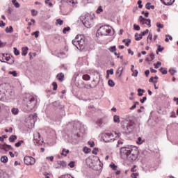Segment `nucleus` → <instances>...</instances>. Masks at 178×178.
Listing matches in <instances>:
<instances>
[{
  "mask_svg": "<svg viewBox=\"0 0 178 178\" xmlns=\"http://www.w3.org/2000/svg\"><path fill=\"white\" fill-rule=\"evenodd\" d=\"M65 2H66V3H72V6L76 5V0H61L60 1L61 3H65Z\"/></svg>",
  "mask_w": 178,
  "mask_h": 178,
  "instance_id": "obj_14",
  "label": "nucleus"
},
{
  "mask_svg": "<svg viewBox=\"0 0 178 178\" xmlns=\"http://www.w3.org/2000/svg\"><path fill=\"white\" fill-rule=\"evenodd\" d=\"M1 162H2V163H8V156H2L0 159Z\"/></svg>",
  "mask_w": 178,
  "mask_h": 178,
  "instance_id": "obj_19",
  "label": "nucleus"
},
{
  "mask_svg": "<svg viewBox=\"0 0 178 178\" xmlns=\"http://www.w3.org/2000/svg\"><path fill=\"white\" fill-rule=\"evenodd\" d=\"M40 137H41V134H40L38 132H36L33 134L34 140H40Z\"/></svg>",
  "mask_w": 178,
  "mask_h": 178,
  "instance_id": "obj_24",
  "label": "nucleus"
},
{
  "mask_svg": "<svg viewBox=\"0 0 178 178\" xmlns=\"http://www.w3.org/2000/svg\"><path fill=\"white\" fill-rule=\"evenodd\" d=\"M43 175L44 176V178H49V174L47 172H43Z\"/></svg>",
  "mask_w": 178,
  "mask_h": 178,
  "instance_id": "obj_64",
  "label": "nucleus"
},
{
  "mask_svg": "<svg viewBox=\"0 0 178 178\" xmlns=\"http://www.w3.org/2000/svg\"><path fill=\"white\" fill-rule=\"evenodd\" d=\"M92 153L94 154L95 155H97L98 154V148L95 147L92 151Z\"/></svg>",
  "mask_w": 178,
  "mask_h": 178,
  "instance_id": "obj_52",
  "label": "nucleus"
},
{
  "mask_svg": "<svg viewBox=\"0 0 178 178\" xmlns=\"http://www.w3.org/2000/svg\"><path fill=\"white\" fill-rule=\"evenodd\" d=\"M86 163H87V165H90V163H92V160L90 158H88L86 160Z\"/></svg>",
  "mask_w": 178,
  "mask_h": 178,
  "instance_id": "obj_51",
  "label": "nucleus"
},
{
  "mask_svg": "<svg viewBox=\"0 0 178 178\" xmlns=\"http://www.w3.org/2000/svg\"><path fill=\"white\" fill-rule=\"evenodd\" d=\"M97 34H100V35H113L115 31L109 26H102L97 30Z\"/></svg>",
  "mask_w": 178,
  "mask_h": 178,
  "instance_id": "obj_4",
  "label": "nucleus"
},
{
  "mask_svg": "<svg viewBox=\"0 0 178 178\" xmlns=\"http://www.w3.org/2000/svg\"><path fill=\"white\" fill-rule=\"evenodd\" d=\"M122 73H123V67H120L117 70V74H119V76L120 77Z\"/></svg>",
  "mask_w": 178,
  "mask_h": 178,
  "instance_id": "obj_29",
  "label": "nucleus"
},
{
  "mask_svg": "<svg viewBox=\"0 0 178 178\" xmlns=\"http://www.w3.org/2000/svg\"><path fill=\"white\" fill-rule=\"evenodd\" d=\"M92 85H91V84H86L85 86H84V87H85V88H87V89H89V88H94V87H95V80H93L92 81Z\"/></svg>",
  "mask_w": 178,
  "mask_h": 178,
  "instance_id": "obj_15",
  "label": "nucleus"
},
{
  "mask_svg": "<svg viewBox=\"0 0 178 178\" xmlns=\"http://www.w3.org/2000/svg\"><path fill=\"white\" fill-rule=\"evenodd\" d=\"M165 37V42H169V40H170L171 41L172 40H173V38L170 35H166Z\"/></svg>",
  "mask_w": 178,
  "mask_h": 178,
  "instance_id": "obj_33",
  "label": "nucleus"
},
{
  "mask_svg": "<svg viewBox=\"0 0 178 178\" xmlns=\"http://www.w3.org/2000/svg\"><path fill=\"white\" fill-rule=\"evenodd\" d=\"M138 176V173H133L131 175L132 178H137Z\"/></svg>",
  "mask_w": 178,
  "mask_h": 178,
  "instance_id": "obj_63",
  "label": "nucleus"
},
{
  "mask_svg": "<svg viewBox=\"0 0 178 178\" xmlns=\"http://www.w3.org/2000/svg\"><path fill=\"white\" fill-rule=\"evenodd\" d=\"M161 2H162L163 5L170 6L175 3V0H161Z\"/></svg>",
  "mask_w": 178,
  "mask_h": 178,
  "instance_id": "obj_13",
  "label": "nucleus"
},
{
  "mask_svg": "<svg viewBox=\"0 0 178 178\" xmlns=\"http://www.w3.org/2000/svg\"><path fill=\"white\" fill-rule=\"evenodd\" d=\"M74 163H75L74 161H70V162L68 163V166H70V168H74Z\"/></svg>",
  "mask_w": 178,
  "mask_h": 178,
  "instance_id": "obj_55",
  "label": "nucleus"
},
{
  "mask_svg": "<svg viewBox=\"0 0 178 178\" xmlns=\"http://www.w3.org/2000/svg\"><path fill=\"white\" fill-rule=\"evenodd\" d=\"M12 2L13 5L15 6V8H20V4L19 3V2H17V1L12 0Z\"/></svg>",
  "mask_w": 178,
  "mask_h": 178,
  "instance_id": "obj_32",
  "label": "nucleus"
},
{
  "mask_svg": "<svg viewBox=\"0 0 178 178\" xmlns=\"http://www.w3.org/2000/svg\"><path fill=\"white\" fill-rule=\"evenodd\" d=\"M108 84L110 87H115V82L112 79L108 80Z\"/></svg>",
  "mask_w": 178,
  "mask_h": 178,
  "instance_id": "obj_35",
  "label": "nucleus"
},
{
  "mask_svg": "<svg viewBox=\"0 0 178 178\" xmlns=\"http://www.w3.org/2000/svg\"><path fill=\"white\" fill-rule=\"evenodd\" d=\"M141 3H143V1L141 0L138 1V8L140 9H141L143 8V4H141Z\"/></svg>",
  "mask_w": 178,
  "mask_h": 178,
  "instance_id": "obj_58",
  "label": "nucleus"
},
{
  "mask_svg": "<svg viewBox=\"0 0 178 178\" xmlns=\"http://www.w3.org/2000/svg\"><path fill=\"white\" fill-rule=\"evenodd\" d=\"M24 105L28 107V109H34L37 105V97L33 95H27L24 99Z\"/></svg>",
  "mask_w": 178,
  "mask_h": 178,
  "instance_id": "obj_3",
  "label": "nucleus"
},
{
  "mask_svg": "<svg viewBox=\"0 0 178 178\" xmlns=\"http://www.w3.org/2000/svg\"><path fill=\"white\" fill-rule=\"evenodd\" d=\"M52 86L54 91H56L58 90V83H56V82H53Z\"/></svg>",
  "mask_w": 178,
  "mask_h": 178,
  "instance_id": "obj_39",
  "label": "nucleus"
},
{
  "mask_svg": "<svg viewBox=\"0 0 178 178\" xmlns=\"http://www.w3.org/2000/svg\"><path fill=\"white\" fill-rule=\"evenodd\" d=\"M104 141H105V143H112L113 141H115V136H113V134L111 132L104 133Z\"/></svg>",
  "mask_w": 178,
  "mask_h": 178,
  "instance_id": "obj_9",
  "label": "nucleus"
},
{
  "mask_svg": "<svg viewBox=\"0 0 178 178\" xmlns=\"http://www.w3.org/2000/svg\"><path fill=\"white\" fill-rule=\"evenodd\" d=\"M24 162L25 165H27V166H33V165L35 164V159H34L33 156H26L24 158Z\"/></svg>",
  "mask_w": 178,
  "mask_h": 178,
  "instance_id": "obj_10",
  "label": "nucleus"
},
{
  "mask_svg": "<svg viewBox=\"0 0 178 178\" xmlns=\"http://www.w3.org/2000/svg\"><path fill=\"white\" fill-rule=\"evenodd\" d=\"M56 24H59V26H62L63 24V20L60 19H57L56 21Z\"/></svg>",
  "mask_w": 178,
  "mask_h": 178,
  "instance_id": "obj_37",
  "label": "nucleus"
},
{
  "mask_svg": "<svg viewBox=\"0 0 178 178\" xmlns=\"http://www.w3.org/2000/svg\"><path fill=\"white\" fill-rule=\"evenodd\" d=\"M102 12H104V7H102V6H99L96 10V13L97 15H101Z\"/></svg>",
  "mask_w": 178,
  "mask_h": 178,
  "instance_id": "obj_21",
  "label": "nucleus"
},
{
  "mask_svg": "<svg viewBox=\"0 0 178 178\" xmlns=\"http://www.w3.org/2000/svg\"><path fill=\"white\" fill-rule=\"evenodd\" d=\"M114 123H120V117L118 115H115L113 117Z\"/></svg>",
  "mask_w": 178,
  "mask_h": 178,
  "instance_id": "obj_18",
  "label": "nucleus"
},
{
  "mask_svg": "<svg viewBox=\"0 0 178 178\" xmlns=\"http://www.w3.org/2000/svg\"><path fill=\"white\" fill-rule=\"evenodd\" d=\"M132 148L131 147H121L120 149V158L122 159H127V158L129 156L130 154V152L131 151Z\"/></svg>",
  "mask_w": 178,
  "mask_h": 178,
  "instance_id": "obj_8",
  "label": "nucleus"
},
{
  "mask_svg": "<svg viewBox=\"0 0 178 178\" xmlns=\"http://www.w3.org/2000/svg\"><path fill=\"white\" fill-rule=\"evenodd\" d=\"M6 33H13V27L12 26H10L9 28H6Z\"/></svg>",
  "mask_w": 178,
  "mask_h": 178,
  "instance_id": "obj_31",
  "label": "nucleus"
},
{
  "mask_svg": "<svg viewBox=\"0 0 178 178\" xmlns=\"http://www.w3.org/2000/svg\"><path fill=\"white\" fill-rule=\"evenodd\" d=\"M157 50L159 51V52H162V51H163V47H161V44H159L157 46Z\"/></svg>",
  "mask_w": 178,
  "mask_h": 178,
  "instance_id": "obj_57",
  "label": "nucleus"
},
{
  "mask_svg": "<svg viewBox=\"0 0 178 178\" xmlns=\"http://www.w3.org/2000/svg\"><path fill=\"white\" fill-rule=\"evenodd\" d=\"M32 35H35V38H38V35H40V31H37L32 33Z\"/></svg>",
  "mask_w": 178,
  "mask_h": 178,
  "instance_id": "obj_47",
  "label": "nucleus"
},
{
  "mask_svg": "<svg viewBox=\"0 0 178 178\" xmlns=\"http://www.w3.org/2000/svg\"><path fill=\"white\" fill-rule=\"evenodd\" d=\"M108 50L110 52H116V46H111Z\"/></svg>",
  "mask_w": 178,
  "mask_h": 178,
  "instance_id": "obj_41",
  "label": "nucleus"
},
{
  "mask_svg": "<svg viewBox=\"0 0 178 178\" xmlns=\"http://www.w3.org/2000/svg\"><path fill=\"white\" fill-rule=\"evenodd\" d=\"M31 22H29L28 24H29V26H33V24H34L35 23V19H31Z\"/></svg>",
  "mask_w": 178,
  "mask_h": 178,
  "instance_id": "obj_59",
  "label": "nucleus"
},
{
  "mask_svg": "<svg viewBox=\"0 0 178 178\" xmlns=\"http://www.w3.org/2000/svg\"><path fill=\"white\" fill-rule=\"evenodd\" d=\"M155 69H158L160 66H162V63L161 61H158L156 63L154 64Z\"/></svg>",
  "mask_w": 178,
  "mask_h": 178,
  "instance_id": "obj_36",
  "label": "nucleus"
},
{
  "mask_svg": "<svg viewBox=\"0 0 178 178\" xmlns=\"http://www.w3.org/2000/svg\"><path fill=\"white\" fill-rule=\"evenodd\" d=\"M156 26V27H158V29H163V24H162L159 22H157Z\"/></svg>",
  "mask_w": 178,
  "mask_h": 178,
  "instance_id": "obj_50",
  "label": "nucleus"
},
{
  "mask_svg": "<svg viewBox=\"0 0 178 178\" xmlns=\"http://www.w3.org/2000/svg\"><path fill=\"white\" fill-rule=\"evenodd\" d=\"M123 145V142H122V140H119L118 141V145H117V147H119V145Z\"/></svg>",
  "mask_w": 178,
  "mask_h": 178,
  "instance_id": "obj_62",
  "label": "nucleus"
},
{
  "mask_svg": "<svg viewBox=\"0 0 178 178\" xmlns=\"http://www.w3.org/2000/svg\"><path fill=\"white\" fill-rule=\"evenodd\" d=\"M31 12L32 16H37V15H38V12H37L35 10H31Z\"/></svg>",
  "mask_w": 178,
  "mask_h": 178,
  "instance_id": "obj_49",
  "label": "nucleus"
},
{
  "mask_svg": "<svg viewBox=\"0 0 178 178\" xmlns=\"http://www.w3.org/2000/svg\"><path fill=\"white\" fill-rule=\"evenodd\" d=\"M17 136H16V135L10 136L9 137V142L10 143H13V141H15V140H17Z\"/></svg>",
  "mask_w": 178,
  "mask_h": 178,
  "instance_id": "obj_23",
  "label": "nucleus"
},
{
  "mask_svg": "<svg viewBox=\"0 0 178 178\" xmlns=\"http://www.w3.org/2000/svg\"><path fill=\"white\" fill-rule=\"evenodd\" d=\"M72 42H78V45H79V49H83L84 46L86 45V40L84 39V35H77L72 40Z\"/></svg>",
  "mask_w": 178,
  "mask_h": 178,
  "instance_id": "obj_6",
  "label": "nucleus"
},
{
  "mask_svg": "<svg viewBox=\"0 0 178 178\" xmlns=\"http://www.w3.org/2000/svg\"><path fill=\"white\" fill-rule=\"evenodd\" d=\"M12 114L13 115H18L19 113V109L16 108H13L11 110Z\"/></svg>",
  "mask_w": 178,
  "mask_h": 178,
  "instance_id": "obj_30",
  "label": "nucleus"
},
{
  "mask_svg": "<svg viewBox=\"0 0 178 178\" xmlns=\"http://www.w3.org/2000/svg\"><path fill=\"white\" fill-rule=\"evenodd\" d=\"M56 77L60 81H63V79H65V74H63V73H60L56 76Z\"/></svg>",
  "mask_w": 178,
  "mask_h": 178,
  "instance_id": "obj_20",
  "label": "nucleus"
},
{
  "mask_svg": "<svg viewBox=\"0 0 178 178\" xmlns=\"http://www.w3.org/2000/svg\"><path fill=\"white\" fill-rule=\"evenodd\" d=\"M146 99H147V97H143V99H140V102H141V104H144Z\"/></svg>",
  "mask_w": 178,
  "mask_h": 178,
  "instance_id": "obj_61",
  "label": "nucleus"
},
{
  "mask_svg": "<svg viewBox=\"0 0 178 178\" xmlns=\"http://www.w3.org/2000/svg\"><path fill=\"white\" fill-rule=\"evenodd\" d=\"M22 56H26V55H27V52L29 51V47H22Z\"/></svg>",
  "mask_w": 178,
  "mask_h": 178,
  "instance_id": "obj_17",
  "label": "nucleus"
},
{
  "mask_svg": "<svg viewBox=\"0 0 178 178\" xmlns=\"http://www.w3.org/2000/svg\"><path fill=\"white\" fill-rule=\"evenodd\" d=\"M142 38H143V36L140 33V34H138V33L135 34V40L136 41H140V40H141Z\"/></svg>",
  "mask_w": 178,
  "mask_h": 178,
  "instance_id": "obj_27",
  "label": "nucleus"
},
{
  "mask_svg": "<svg viewBox=\"0 0 178 178\" xmlns=\"http://www.w3.org/2000/svg\"><path fill=\"white\" fill-rule=\"evenodd\" d=\"M23 143H24V140H19L17 143L15 144V147H20V145H22V144H23Z\"/></svg>",
  "mask_w": 178,
  "mask_h": 178,
  "instance_id": "obj_42",
  "label": "nucleus"
},
{
  "mask_svg": "<svg viewBox=\"0 0 178 178\" xmlns=\"http://www.w3.org/2000/svg\"><path fill=\"white\" fill-rule=\"evenodd\" d=\"M149 59L150 61H152L153 59H155V55H154V54L152 53V54L149 55Z\"/></svg>",
  "mask_w": 178,
  "mask_h": 178,
  "instance_id": "obj_54",
  "label": "nucleus"
},
{
  "mask_svg": "<svg viewBox=\"0 0 178 178\" xmlns=\"http://www.w3.org/2000/svg\"><path fill=\"white\" fill-rule=\"evenodd\" d=\"M148 33H149V30L146 29L145 31L141 32L140 34L142 35V37H143V35H145V34H148Z\"/></svg>",
  "mask_w": 178,
  "mask_h": 178,
  "instance_id": "obj_56",
  "label": "nucleus"
},
{
  "mask_svg": "<svg viewBox=\"0 0 178 178\" xmlns=\"http://www.w3.org/2000/svg\"><path fill=\"white\" fill-rule=\"evenodd\" d=\"M14 54L16 55V56H17L18 55H20V51H19V50H17V48L14 47Z\"/></svg>",
  "mask_w": 178,
  "mask_h": 178,
  "instance_id": "obj_43",
  "label": "nucleus"
},
{
  "mask_svg": "<svg viewBox=\"0 0 178 178\" xmlns=\"http://www.w3.org/2000/svg\"><path fill=\"white\" fill-rule=\"evenodd\" d=\"M137 105H140V102H135L133 106L129 108L130 111H134V109L137 108Z\"/></svg>",
  "mask_w": 178,
  "mask_h": 178,
  "instance_id": "obj_22",
  "label": "nucleus"
},
{
  "mask_svg": "<svg viewBox=\"0 0 178 178\" xmlns=\"http://www.w3.org/2000/svg\"><path fill=\"white\" fill-rule=\"evenodd\" d=\"M134 30H136V31H140V26L137 24H134Z\"/></svg>",
  "mask_w": 178,
  "mask_h": 178,
  "instance_id": "obj_53",
  "label": "nucleus"
},
{
  "mask_svg": "<svg viewBox=\"0 0 178 178\" xmlns=\"http://www.w3.org/2000/svg\"><path fill=\"white\" fill-rule=\"evenodd\" d=\"M70 151L69 149H63V152H61V155L63 156H67V154H69Z\"/></svg>",
  "mask_w": 178,
  "mask_h": 178,
  "instance_id": "obj_25",
  "label": "nucleus"
},
{
  "mask_svg": "<svg viewBox=\"0 0 178 178\" xmlns=\"http://www.w3.org/2000/svg\"><path fill=\"white\" fill-rule=\"evenodd\" d=\"M168 72H169V73H170V74H172V76H173L175 73H177L176 70H175V69H173V68H170Z\"/></svg>",
  "mask_w": 178,
  "mask_h": 178,
  "instance_id": "obj_45",
  "label": "nucleus"
},
{
  "mask_svg": "<svg viewBox=\"0 0 178 178\" xmlns=\"http://www.w3.org/2000/svg\"><path fill=\"white\" fill-rule=\"evenodd\" d=\"M9 74H13L14 77H16L17 76V72L16 71H10Z\"/></svg>",
  "mask_w": 178,
  "mask_h": 178,
  "instance_id": "obj_48",
  "label": "nucleus"
},
{
  "mask_svg": "<svg viewBox=\"0 0 178 178\" xmlns=\"http://www.w3.org/2000/svg\"><path fill=\"white\" fill-rule=\"evenodd\" d=\"M80 20L87 29L94 26V15L91 14H83L80 17Z\"/></svg>",
  "mask_w": 178,
  "mask_h": 178,
  "instance_id": "obj_2",
  "label": "nucleus"
},
{
  "mask_svg": "<svg viewBox=\"0 0 178 178\" xmlns=\"http://www.w3.org/2000/svg\"><path fill=\"white\" fill-rule=\"evenodd\" d=\"M138 158V149L137 148L131 149V152L126 159L129 162H134Z\"/></svg>",
  "mask_w": 178,
  "mask_h": 178,
  "instance_id": "obj_5",
  "label": "nucleus"
},
{
  "mask_svg": "<svg viewBox=\"0 0 178 178\" xmlns=\"http://www.w3.org/2000/svg\"><path fill=\"white\" fill-rule=\"evenodd\" d=\"M11 60V61H10ZM10 62V65H12L13 63H15V58L13 56H11L6 54H0V62Z\"/></svg>",
  "mask_w": 178,
  "mask_h": 178,
  "instance_id": "obj_7",
  "label": "nucleus"
},
{
  "mask_svg": "<svg viewBox=\"0 0 178 178\" xmlns=\"http://www.w3.org/2000/svg\"><path fill=\"white\" fill-rule=\"evenodd\" d=\"M106 73H107L108 75L113 74V69H111V70H107Z\"/></svg>",
  "mask_w": 178,
  "mask_h": 178,
  "instance_id": "obj_60",
  "label": "nucleus"
},
{
  "mask_svg": "<svg viewBox=\"0 0 178 178\" xmlns=\"http://www.w3.org/2000/svg\"><path fill=\"white\" fill-rule=\"evenodd\" d=\"M110 168L113 169V170H116V169H118V166H116V165H115L113 163L110 164Z\"/></svg>",
  "mask_w": 178,
  "mask_h": 178,
  "instance_id": "obj_40",
  "label": "nucleus"
},
{
  "mask_svg": "<svg viewBox=\"0 0 178 178\" xmlns=\"http://www.w3.org/2000/svg\"><path fill=\"white\" fill-rule=\"evenodd\" d=\"M145 8L146 9H155V6H151V3H147V4L145 5Z\"/></svg>",
  "mask_w": 178,
  "mask_h": 178,
  "instance_id": "obj_26",
  "label": "nucleus"
},
{
  "mask_svg": "<svg viewBox=\"0 0 178 178\" xmlns=\"http://www.w3.org/2000/svg\"><path fill=\"white\" fill-rule=\"evenodd\" d=\"M132 76H134V77H137V76H138V70H134V72H132Z\"/></svg>",
  "mask_w": 178,
  "mask_h": 178,
  "instance_id": "obj_46",
  "label": "nucleus"
},
{
  "mask_svg": "<svg viewBox=\"0 0 178 178\" xmlns=\"http://www.w3.org/2000/svg\"><path fill=\"white\" fill-rule=\"evenodd\" d=\"M67 31H70V27H69V26L65 27L63 30V34H66V33H67Z\"/></svg>",
  "mask_w": 178,
  "mask_h": 178,
  "instance_id": "obj_44",
  "label": "nucleus"
},
{
  "mask_svg": "<svg viewBox=\"0 0 178 178\" xmlns=\"http://www.w3.org/2000/svg\"><path fill=\"white\" fill-rule=\"evenodd\" d=\"M145 92V90L138 88V97H143L144 95V93Z\"/></svg>",
  "mask_w": 178,
  "mask_h": 178,
  "instance_id": "obj_16",
  "label": "nucleus"
},
{
  "mask_svg": "<svg viewBox=\"0 0 178 178\" xmlns=\"http://www.w3.org/2000/svg\"><path fill=\"white\" fill-rule=\"evenodd\" d=\"M160 72L162 73V74H168V70L163 67L160 69Z\"/></svg>",
  "mask_w": 178,
  "mask_h": 178,
  "instance_id": "obj_38",
  "label": "nucleus"
},
{
  "mask_svg": "<svg viewBox=\"0 0 178 178\" xmlns=\"http://www.w3.org/2000/svg\"><path fill=\"white\" fill-rule=\"evenodd\" d=\"M54 168L56 169H65V168H66V162L63 161H58L56 163L54 164Z\"/></svg>",
  "mask_w": 178,
  "mask_h": 178,
  "instance_id": "obj_11",
  "label": "nucleus"
},
{
  "mask_svg": "<svg viewBox=\"0 0 178 178\" xmlns=\"http://www.w3.org/2000/svg\"><path fill=\"white\" fill-rule=\"evenodd\" d=\"M8 87L6 83L0 85V100L3 102H10L15 98V92Z\"/></svg>",
  "mask_w": 178,
  "mask_h": 178,
  "instance_id": "obj_1",
  "label": "nucleus"
},
{
  "mask_svg": "<svg viewBox=\"0 0 178 178\" xmlns=\"http://www.w3.org/2000/svg\"><path fill=\"white\" fill-rule=\"evenodd\" d=\"M82 79H83V80H85V81H89V80H90V79H91V77L88 74H84V75H83Z\"/></svg>",
  "mask_w": 178,
  "mask_h": 178,
  "instance_id": "obj_28",
  "label": "nucleus"
},
{
  "mask_svg": "<svg viewBox=\"0 0 178 178\" xmlns=\"http://www.w3.org/2000/svg\"><path fill=\"white\" fill-rule=\"evenodd\" d=\"M140 24H146L148 27H151V19H143L140 20Z\"/></svg>",
  "mask_w": 178,
  "mask_h": 178,
  "instance_id": "obj_12",
  "label": "nucleus"
},
{
  "mask_svg": "<svg viewBox=\"0 0 178 178\" xmlns=\"http://www.w3.org/2000/svg\"><path fill=\"white\" fill-rule=\"evenodd\" d=\"M152 40V33H149V35L147 36V44H149Z\"/></svg>",
  "mask_w": 178,
  "mask_h": 178,
  "instance_id": "obj_34",
  "label": "nucleus"
}]
</instances>
